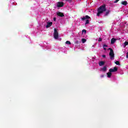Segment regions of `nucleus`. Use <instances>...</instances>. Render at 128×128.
Returning <instances> with one entry per match:
<instances>
[{"mask_svg": "<svg viewBox=\"0 0 128 128\" xmlns=\"http://www.w3.org/2000/svg\"><path fill=\"white\" fill-rule=\"evenodd\" d=\"M106 10V4H104L100 6L98 8V13L96 14L97 16H100Z\"/></svg>", "mask_w": 128, "mask_h": 128, "instance_id": "nucleus-1", "label": "nucleus"}, {"mask_svg": "<svg viewBox=\"0 0 128 128\" xmlns=\"http://www.w3.org/2000/svg\"><path fill=\"white\" fill-rule=\"evenodd\" d=\"M108 50H110L109 53L110 58L111 60H114V50H112V48H109Z\"/></svg>", "mask_w": 128, "mask_h": 128, "instance_id": "nucleus-2", "label": "nucleus"}, {"mask_svg": "<svg viewBox=\"0 0 128 128\" xmlns=\"http://www.w3.org/2000/svg\"><path fill=\"white\" fill-rule=\"evenodd\" d=\"M54 36L55 40H58V30H56V28H54Z\"/></svg>", "mask_w": 128, "mask_h": 128, "instance_id": "nucleus-3", "label": "nucleus"}, {"mask_svg": "<svg viewBox=\"0 0 128 128\" xmlns=\"http://www.w3.org/2000/svg\"><path fill=\"white\" fill-rule=\"evenodd\" d=\"M64 2H57V8H62L64 6Z\"/></svg>", "mask_w": 128, "mask_h": 128, "instance_id": "nucleus-4", "label": "nucleus"}, {"mask_svg": "<svg viewBox=\"0 0 128 128\" xmlns=\"http://www.w3.org/2000/svg\"><path fill=\"white\" fill-rule=\"evenodd\" d=\"M109 72H118V68L116 67H114V68H110L109 70Z\"/></svg>", "mask_w": 128, "mask_h": 128, "instance_id": "nucleus-5", "label": "nucleus"}, {"mask_svg": "<svg viewBox=\"0 0 128 128\" xmlns=\"http://www.w3.org/2000/svg\"><path fill=\"white\" fill-rule=\"evenodd\" d=\"M57 16H60V18H63V16H64V14L62 12H57Z\"/></svg>", "mask_w": 128, "mask_h": 128, "instance_id": "nucleus-6", "label": "nucleus"}, {"mask_svg": "<svg viewBox=\"0 0 128 128\" xmlns=\"http://www.w3.org/2000/svg\"><path fill=\"white\" fill-rule=\"evenodd\" d=\"M90 18V17L88 15H86L84 17L82 18V20H88Z\"/></svg>", "mask_w": 128, "mask_h": 128, "instance_id": "nucleus-7", "label": "nucleus"}, {"mask_svg": "<svg viewBox=\"0 0 128 128\" xmlns=\"http://www.w3.org/2000/svg\"><path fill=\"white\" fill-rule=\"evenodd\" d=\"M52 26V22H48L46 28H48Z\"/></svg>", "mask_w": 128, "mask_h": 128, "instance_id": "nucleus-8", "label": "nucleus"}, {"mask_svg": "<svg viewBox=\"0 0 128 128\" xmlns=\"http://www.w3.org/2000/svg\"><path fill=\"white\" fill-rule=\"evenodd\" d=\"M116 38H112L111 40V44H114V42H116Z\"/></svg>", "mask_w": 128, "mask_h": 128, "instance_id": "nucleus-9", "label": "nucleus"}, {"mask_svg": "<svg viewBox=\"0 0 128 128\" xmlns=\"http://www.w3.org/2000/svg\"><path fill=\"white\" fill-rule=\"evenodd\" d=\"M121 4H123V6H126V4H128V2L122 1L121 2Z\"/></svg>", "mask_w": 128, "mask_h": 128, "instance_id": "nucleus-10", "label": "nucleus"}, {"mask_svg": "<svg viewBox=\"0 0 128 128\" xmlns=\"http://www.w3.org/2000/svg\"><path fill=\"white\" fill-rule=\"evenodd\" d=\"M107 76H108V78H110L111 76H112V73L110 72H108V73H107Z\"/></svg>", "mask_w": 128, "mask_h": 128, "instance_id": "nucleus-11", "label": "nucleus"}, {"mask_svg": "<svg viewBox=\"0 0 128 128\" xmlns=\"http://www.w3.org/2000/svg\"><path fill=\"white\" fill-rule=\"evenodd\" d=\"M104 62L101 61L99 62V66H104Z\"/></svg>", "mask_w": 128, "mask_h": 128, "instance_id": "nucleus-12", "label": "nucleus"}, {"mask_svg": "<svg viewBox=\"0 0 128 128\" xmlns=\"http://www.w3.org/2000/svg\"><path fill=\"white\" fill-rule=\"evenodd\" d=\"M102 70H103V72H106V66H104V68H102Z\"/></svg>", "mask_w": 128, "mask_h": 128, "instance_id": "nucleus-13", "label": "nucleus"}, {"mask_svg": "<svg viewBox=\"0 0 128 128\" xmlns=\"http://www.w3.org/2000/svg\"><path fill=\"white\" fill-rule=\"evenodd\" d=\"M82 44H84V42H86V39L82 38Z\"/></svg>", "mask_w": 128, "mask_h": 128, "instance_id": "nucleus-14", "label": "nucleus"}, {"mask_svg": "<svg viewBox=\"0 0 128 128\" xmlns=\"http://www.w3.org/2000/svg\"><path fill=\"white\" fill-rule=\"evenodd\" d=\"M117 66H120V61H116L115 62Z\"/></svg>", "mask_w": 128, "mask_h": 128, "instance_id": "nucleus-15", "label": "nucleus"}, {"mask_svg": "<svg viewBox=\"0 0 128 128\" xmlns=\"http://www.w3.org/2000/svg\"><path fill=\"white\" fill-rule=\"evenodd\" d=\"M90 24V20H86L85 24Z\"/></svg>", "mask_w": 128, "mask_h": 128, "instance_id": "nucleus-16", "label": "nucleus"}, {"mask_svg": "<svg viewBox=\"0 0 128 128\" xmlns=\"http://www.w3.org/2000/svg\"><path fill=\"white\" fill-rule=\"evenodd\" d=\"M66 44H72V43L70 41H66Z\"/></svg>", "mask_w": 128, "mask_h": 128, "instance_id": "nucleus-17", "label": "nucleus"}, {"mask_svg": "<svg viewBox=\"0 0 128 128\" xmlns=\"http://www.w3.org/2000/svg\"><path fill=\"white\" fill-rule=\"evenodd\" d=\"M124 46H128V42H126L124 43Z\"/></svg>", "mask_w": 128, "mask_h": 128, "instance_id": "nucleus-18", "label": "nucleus"}, {"mask_svg": "<svg viewBox=\"0 0 128 128\" xmlns=\"http://www.w3.org/2000/svg\"><path fill=\"white\" fill-rule=\"evenodd\" d=\"M110 14V10L106 12L105 16H108Z\"/></svg>", "mask_w": 128, "mask_h": 128, "instance_id": "nucleus-19", "label": "nucleus"}, {"mask_svg": "<svg viewBox=\"0 0 128 128\" xmlns=\"http://www.w3.org/2000/svg\"><path fill=\"white\" fill-rule=\"evenodd\" d=\"M82 34H84H84H86V30L84 29V30H82Z\"/></svg>", "mask_w": 128, "mask_h": 128, "instance_id": "nucleus-20", "label": "nucleus"}, {"mask_svg": "<svg viewBox=\"0 0 128 128\" xmlns=\"http://www.w3.org/2000/svg\"><path fill=\"white\" fill-rule=\"evenodd\" d=\"M75 44H80V41H78V40H76V42H75Z\"/></svg>", "mask_w": 128, "mask_h": 128, "instance_id": "nucleus-21", "label": "nucleus"}, {"mask_svg": "<svg viewBox=\"0 0 128 128\" xmlns=\"http://www.w3.org/2000/svg\"><path fill=\"white\" fill-rule=\"evenodd\" d=\"M102 39L101 38H99L98 42H102Z\"/></svg>", "mask_w": 128, "mask_h": 128, "instance_id": "nucleus-22", "label": "nucleus"}, {"mask_svg": "<svg viewBox=\"0 0 128 128\" xmlns=\"http://www.w3.org/2000/svg\"><path fill=\"white\" fill-rule=\"evenodd\" d=\"M103 48H108V45L106 44H104L103 45Z\"/></svg>", "mask_w": 128, "mask_h": 128, "instance_id": "nucleus-23", "label": "nucleus"}, {"mask_svg": "<svg viewBox=\"0 0 128 128\" xmlns=\"http://www.w3.org/2000/svg\"><path fill=\"white\" fill-rule=\"evenodd\" d=\"M120 0H116L114 2V4H116L118 2H119Z\"/></svg>", "mask_w": 128, "mask_h": 128, "instance_id": "nucleus-24", "label": "nucleus"}, {"mask_svg": "<svg viewBox=\"0 0 128 128\" xmlns=\"http://www.w3.org/2000/svg\"><path fill=\"white\" fill-rule=\"evenodd\" d=\"M66 2H72V0H66Z\"/></svg>", "mask_w": 128, "mask_h": 128, "instance_id": "nucleus-25", "label": "nucleus"}, {"mask_svg": "<svg viewBox=\"0 0 128 128\" xmlns=\"http://www.w3.org/2000/svg\"><path fill=\"white\" fill-rule=\"evenodd\" d=\"M126 58H128V52L126 53Z\"/></svg>", "mask_w": 128, "mask_h": 128, "instance_id": "nucleus-26", "label": "nucleus"}, {"mask_svg": "<svg viewBox=\"0 0 128 128\" xmlns=\"http://www.w3.org/2000/svg\"><path fill=\"white\" fill-rule=\"evenodd\" d=\"M54 22H56V18H54Z\"/></svg>", "mask_w": 128, "mask_h": 128, "instance_id": "nucleus-27", "label": "nucleus"}, {"mask_svg": "<svg viewBox=\"0 0 128 128\" xmlns=\"http://www.w3.org/2000/svg\"><path fill=\"white\" fill-rule=\"evenodd\" d=\"M104 48V50H106V48H104V47H103Z\"/></svg>", "mask_w": 128, "mask_h": 128, "instance_id": "nucleus-28", "label": "nucleus"}, {"mask_svg": "<svg viewBox=\"0 0 128 128\" xmlns=\"http://www.w3.org/2000/svg\"><path fill=\"white\" fill-rule=\"evenodd\" d=\"M102 58H106V55H102Z\"/></svg>", "mask_w": 128, "mask_h": 128, "instance_id": "nucleus-29", "label": "nucleus"}, {"mask_svg": "<svg viewBox=\"0 0 128 128\" xmlns=\"http://www.w3.org/2000/svg\"><path fill=\"white\" fill-rule=\"evenodd\" d=\"M104 75H102L101 76V78H104Z\"/></svg>", "mask_w": 128, "mask_h": 128, "instance_id": "nucleus-30", "label": "nucleus"}]
</instances>
